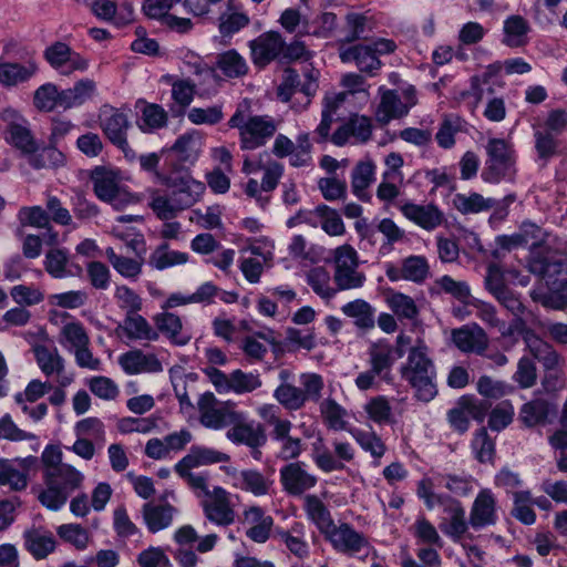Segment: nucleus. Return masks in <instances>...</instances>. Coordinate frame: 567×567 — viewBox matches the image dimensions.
<instances>
[{"label": "nucleus", "instance_id": "f257e3e1", "mask_svg": "<svg viewBox=\"0 0 567 567\" xmlns=\"http://www.w3.org/2000/svg\"><path fill=\"white\" fill-rule=\"evenodd\" d=\"M250 101L243 100L234 115L228 121L231 128L239 131L240 147L243 150H256L264 146L276 131L277 123L269 115H251Z\"/></svg>", "mask_w": 567, "mask_h": 567}, {"label": "nucleus", "instance_id": "f03ea898", "mask_svg": "<svg viewBox=\"0 0 567 567\" xmlns=\"http://www.w3.org/2000/svg\"><path fill=\"white\" fill-rule=\"evenodd\" d=\"M400 373L415 392L417 400L430 402L437 394L434 379L435 367L427 353V347L423 343L410 349L406 362L401 365Z\"/></svg>", "mask_w": 567, "mask_h": 567}, {"label": "nucleus", "instance_id": "7ed1b4c3", "mask_svg": "<svg viewBox=\"0 0 567 567\" xmlns=\"http://www.w3.org/2000/svg\"><path fill=\"white\" fill-rule=\"evenodd\" d=\"M282 383L274 392L275 399L287 410H301L308 401L319 402L324 388L323 379L317 373H302L299 378L300 386L286 382L289 377L287 370L279 374Z\"/></svg>", "mask_w": 567, "mask_h": 567}, {"label": "nucleus", "instance_id": "20e7f679", "mask_svg": "<svg viewBox=\"0 0 567 567\" xmlns=\"http://www.w3.org/2000/svg\"><path fill=\"white\" fill-rule=\"evenodd\" d=\"M45 489L39 494L40 503L51 511L60 509L71 493L79 489L84 475L70 464L43 474Z\"/></svg>", "mask_w": 567, "mask_h": 567}, {"label": "nucleus", "instance_id": "39448f33", "mask_svg": "<svg viewBox=\"0 0 567 567\" xmlns=\"http://www.w3.org/2000/svg\"><path fill=\"white\" fill-rule=\"evenodd\" d=\"M99 124L106 138L123 152L126 159L132 162L137 158L127 141L131 122L123 109L103 104L99 112Z\"/></svg>", "mask_w": 567, "mask_h": 567}, {"label": "nucleus", "instance_id": "423d86ee", "mask_svg": "<svg viewBox=\"0 0 567 567\" xmlns=\"http://www.w3.org/2000/svg\"><path fill=\"white\" fill-rule=\"evenodd\" d=\"M487 158L482 178L487 183H499L515 174L514 151L503 138H491L486 146Z\"/></svg>", "mask_w": 567, "mask_h": 567}, {"label": "nucleus", "instance_id": "0eeeda50", "mask_svg": "<svg viewBox=\"0 0 567 567\" xmlns=\"http://www.w3.org/2000/svg\"><path fill=\"white\" fill-rule=\"evenodd\" d=\"M306 80L300 81V76L296 70L287 68L282 72L281 83L277 89V96L282 102H289L293 95L302 94L301 101L298 106L293 104L297 111L305 110L311 102V97L318 90L317 78L312 73H307Z\"/></svg>", "mask_w": 567, "mask_h": 567}, {"label": "nucleus", "instance_id": "6e6552de", "mask_svg": "<svg viewBox=\"0 0 567 567\" xmlns=\"http://www.w3.org/2000/svg\"><path fill=\"white\" fill-rule=\"evenodd\" d=\"M532 346L533 358L542 363L545 374L542 385L546 392H556L565 386L563 372L564 359L550 343Z\"/></svg>", "mask_w": 567, "mask_h": 567}, {"label": "nucleus", "instance_id": "1a4fd4ad", "mask_svg": "<svg viewBox=\"0 0 567 567\" xmlns=\"http://www.w3.org/2000/svg\"><path fill=\"white\" fill-rule=\"evenodd\" d=\"M39 468L35 456L17 457L0 461V486H8L13 492H21L29 484V476Z\"/></svg>", "mask_w": 567, "mask_h": 567}, {"label": "nucleus", "instance_id": "9d476101", "mask_svg": "<svg viewBox=\"0 0 567 567\" xmlns=\"http://www.w3.org/2000/svg\"><path fill=\"white\" fill-rule=\"evenodd\" d=\"M43 56L51 68L63 75H70L73 72H85L90 65L85 56L62 41H55L47 47Z\"/></svg>", "mask_w": 567, "mask_h": 567}, {"label": "nucleus", "instance_id": "9b49d317", "mask_svg": "<svg viewBox=\"0 0 567 567\" xmlns=\"http://www.w3.org/2000/svg\"><path fill=\"white\" fill-rule=\"evenodd\" d=\"M164 184L172 188V195L182 210L190 208L199 202L206 187L188 173L175 174L164 178Z\"/></svg>", "mask_w": 567, "mask_h": 567}, {"label": "nucleus", "instance_id": "f8f14e48", "mask_svg": "<svg viewBox=\"0 0 567 567\" xmlns=\"http://www.w3.org/2000/svg\"><path fill=\"white\" fill-rule=\"evenodd\" d=\"M4 120L7 121L6 141L23 154L35 153L38 151V143L31 132L28 120L12 110L4 112Z\"/></svg>", "mask_w": 567, "mask_h": 567}, {"label": "nucleus", "instance_id": "ddd939ff", "mask_svg": "<svg viewBox=\"0 0 567 567\" xmlns=\"http://www.w3.org/2000/svg\"><path fill=\"white\" fill-rule=\"evenodd\" d=\"M250 56L256 66L265 68L272 61H280L284 37L278 31H266L248 42Z\"/></svg>", "mask_w": 567, "mask_h": 567}, {"label": "nucleus", "instance_id": "4468645a", "mask_svg": "<svg viewBox=\"0 0 567 567\" xmlns=\"http://www.w3.org/2000/svg\"><path fill=\"white\" fill-rule=\"evenodd\" d=\"M226 436L235 444H244L248 447H261L267 441V435L262 424L248 420L243 412H237L234 422Z\"/></svg>", "mask_w": 567, "mask_h": 567}, {"label": "nucleus", "instance_id": "2eb2a0df", "mask_svg": "<svg viewBox=\"0 0 567 567\" xmlns=\"http://www.w3.org/2000/svg\"><path fill=\"white\" fill-rule=\"evenodd\" d=\"M430 265L426 257L411 255L401 260L400 266L388 265L385 275L390 281L408 280L423 284L430 277Z\"/></svg>", "mask_w": 567, "mask_h": 567}, {"label": "nucleus", "instance_id": "dca6fc26", "mask_svg": "<svg viewBox=\"0 0 567 567\" xmlns=\"http://www.w3.org/2000/svg\"><path fill=\"white\" fill-rule=\"evenodd\" d=\"M405 102L393 90H384L381 94V101L375 112L377 121L385 125L393 118L405 116L410 109L415 105L416 99L412 89L405 91Z\"/></svg>", "mask_w": 567, "mask_h": 567}, {"label": "nucleus", "instance_id": "f3484780", "mask_svg": "<svg viewBox=\"0 0 567 567\" xmlns=\"http://www.w3.org/2000/svg\"><path fill=\"white\" fill-rule=\"evenodd\" d=\"M332 454L327 447L315 445L313 461L315 464L323 472L342 471L344 462L349 463L354 460V449L349 442L334 440L332 442Z\"/></svg>", "mask_w": 567, "mask_h": 567}, {"label": "nucleus", "instance_id": "a211bd4d", "mask_svg": "<svg viewBox=\"0 0 567 567\" xmlns=\"http://www.w3.org/2000/svg\"><path fill=\"white\" fill-rule=\"evenodd\" d=\"M324 538L330 542L337 551L349 556L357 555L369 547V540L365 536L348 523L334 525Z\"/></svg>", "mask_w": 567, "mask_h": 567}, {"label": "nucleus", "instance_id": "6ab92c4d", "mask_svg": "<svg viewBox=\"0 0 567 567\" xmlns=\"http://www.w3.org/2000/svg\"><path fill=\"white\" fill-rule=\"evenodd\" d=\"M451 338L454 346L464 353L483 355L488 348V336L477 323L453 329Z\"/></svg>", "mask_w": 567, "mask_h": 567}, {"label": "nucleus", "instance_id": "aec40b11", "mask_svg": "<svg viewBox=\"0 0 567 567\" xmlns=\"http://www.w3.org/2000/svg\"><path fill=\"white\" fill-rule=\"evenodd\" d=\"M216 398L214 393L206 392L198 400L199 421L209 429L219 430L230 426L238 411L228 406L216 408Z\"/></svg>", "mask_w": 567, "mask_h": 567}, {"label": "nucleus", "instance_id": "412c9836", "mask_svg": "<svg viewBox=\"0 0 567 567\" xmlns=\"http://www.w3.org/2000/svg\"><path fill=\"white\" fill-rule=\"evenodd\" d=\"M91 178L94 193L101 200L112 204L115 208L122 206L126 195L122 192L114 172L104 167H96L92 172Z\"/></svg>", "mask_w": 567, "mask_h": 567}, {"label": "nucleus", "instance_id": "4be33fe9", "mask_svg": "<svg viewBox=\"0 0 567 567\" xmlns=\"http://www.w3.org/2000/svg\"><path fill=\"white\" fill-rule=\"evenodd\" d=\"M270 421L274 426L271 437L280 443L278 457L284 461L298 458L302 453V442L299 437L290 435L292 423L289 420L279 419L277 415H272Z\"/></svg>", "mask_w": 567, "mask_h": 567}, {"label": "nucleus", "instance_id": "5701e85b", "mask_svg": "<svg viewBox=\"0 0 567 567\" xmlns=\"http://www.w3.org/2000/svg\"><path fill=\"white\" fill-rule=\"evenodd\" d=\"M280 482L290 495H301L317 484V477L310 474L303 463L293 462L280 470Z\"/></svg>", "mask_w": 567, "mask_h": 567}, {"label": "nucleus", "instance_id": "b1692460", "mask_svg": "<svg viewBox=\"0 0 567 567\" xmlns=\"http://www.w3.org/2000/svg\"><path fill=\"white\" fill-rule=\"evenodd\" d=\"M528 268L530 272L546 280L547 286L553 285L551 278L558 276L564 270V264L560 258L544 247H535L529 257Z\"/></svg>", "mask_w": 567, "mask_h": 567}, {"label": "nucleus", "instance_id": "393cba45", "mask_svg": "<svg viewBox=\"0 0 567 567\" xmlns=\"http://www.w3.org/2000/svg\"><path fill=\"white\" fill-rule=\"evenodd\" d=\"M118 364L128 375L141 373H159L162 362L154 353H144L140 349L131 350L118 357Z\"/></svg>", "mask_w": 567, "mask_h": 567}, {"label": "nucleus", "instance_id": "a878e982", "mask_svg": "<svg viewBox=\"0 0 567 567\" xmlns=\"http://www.w3.org/2000/svg\"><path fill=\"white\" fill-rule=\"evenodd\" d=\"M496 523V499L491 489H482L475 497L471 513L470 525L474 529L494 525Z\"/></svg>", "mask_w": 567, "mask_h": 567}, {"label": "nucleus", "instance_id": "bb28decb", "mask_svg": "<svg viewBox=\"0 0 567 567\" xmlns=\"http://www.w3.org/2000/svg\"><path fill=\"white\" fill-rule=\"evenodd\" d=\"M244 523L249 527L246 536L258 544L266 543L271 535L274 518L266 515L265 511L259 506H250L244 512Z\"/></svg>", "mask_w": 567, "mask_h": 567}, {"label": "nucleus", "instance_id": "cd10ccee", "mask_svg": "<svg viewBox=\"0 0 567 567\" xmlns=\"http://www.w3.org/2000/svg\"><path fill=\"white\" fill-rule=\"evenodd\" d=\"M402 214L422 227L425 230H433L439 227L443 220V213L434 205H416L413 203H406L401 206Z\"/></svg>", "mask_w": 567, "mask_h": 567}, {"label": "nucleus", "instance_id": "c85d7f7f", "mask_svg": "<svg viewBox=\"0 0 567 567\" xmlns=\"http://www.w3.org/2000/svg\"><path fill=\"white\" fill-rule=\"evenodd\" d=\"M153 320L155 330L163 333L173 344L185 346L190 341L192 337L183 329L182 320L177 315L164 310L155 315Z\"/></svg>", "mask_w": 567, "mask_h": 567}, {"label": "nucleus", "instance_id": "c756f323", "mask_svg": "<svg viewBox=\"0 0 567 567\" xmlns=\"http://www.w3.org/2000/svg\"><path fill=\"white\" fill-rule=\"evenodd\" d=\"M25 549L35 559L47 558L56 546L53 534L42 527H32L23 533Z\"/></svg>", "mask_w": 567, "mask_h": 567}, {"label": "nucleus", "instance_id": "7c9ffc66", "mask_svg": "<svg viewBox=\"0 0 567 567\" xmlns=\"http://www.w3.org/2000/svg\"><path fill=\"white\" fill-rule=\"evenodd\" d=\"M135 109L140 111L136 124L142 132L151 133L167 125V112L159 104L140 99L136 101Z\"/></svg>", "mask_w": 567, "mask_h": 567}, {"label": "nucleus", "instance_id": "2f4dec72", "mask_svg": "<svg viewBox=\"0 0 567 567\" xmlns=\"http://www.w3.org/2000/svg\"><path fill=\"white\" fill-rule=\"evenodd\" d=\"M339 55L342 62H355L360 71L373 74L381 66L380 60L377 58L371 45H352L349 48H340Z\"/></svg>", "mask_w": 567, "mask_h": 567}, {"label": "nucleus", "instance_id": "473e14b6", "mask_svg": "<svg viewBox=\"0 0 567 567\" xmlns=\"http://www.w3.org/2000/svg\"><path fill=\"white\" fill-rule=\"evenodd\" d=\"M97 94L96 82L89 78L76 81L72 87L62 90L61 107L70 110L79 107Z\"/></svg>", "mask_w": 567, "mask_h": 567}, {"label": "nucleus", "instance_id": "72a5a7b5", "mask_svg": "<svg viewBox=\"0 0 567 567\" xmlns=\"http://www.w3.org/2000/svg\"><path fill=\"white\" fill-rule=\"evenodd\" d=\"M369 364L373 372H377L383 380H390L391 369L395 362L393 347L386 341H378L370 346Z\"/></svg>", "mask_w": 567, "mask_h": 567}, {"label": "nucleus", "instance_id": "f704fd0d", "mask_svg": "<svg viewBox=\"0 0 567 567\" xmlns=\"http://www.w3.org/2000/svg\"><path fill=\"white\" fill-rule=\"evenodd\" d=\"M375 181V164L372 159L359 161L351 172L352 193L363 202L370 200L367 189Z\"/></svg>", "mask_w": 567, "mask_h": 567}, {"label": "nucleus", "instance_id": "c9c22d12", "mask_svg": "<svg viewBox=\"0 0 567 567\" xmlns=\"http://www.w3.org/2000/svg\"><path fill=\"white\" fill-rule=\"evenodd\" d=\"M342 313L353 320V324L362 331L375 327V308L364 299H354L341 307Z\"/></svg>", "mask_w": 567, "mask_h": 567}, {"label": "nucleus", "instance_id": "e433bc0d", "mask_svg": "<svg viewBox=\"0 0 567 567\" xmlns=\"http://www.w3.org/2000/svg\"><path fill=\"white\" fill-rule=\"evenodd\" d=\"M121 328L131 340L156 341L158 339V332L138 312L126 315Z\"/></svg>", "mask_w": 567, "mask_h": 567}, {"label": "nucleus", "instance_id": "4c0bfd02", "mask_svg": "<svg viewBox=\"0 0 567 567\" xmlns=\"http://www.w3.org/2000/svg\"><path fill=\"white\" fill-rule=\"evenodd\" d=\"M305 511L309 519L317 526L323 536H326L336 525L328 507L316 495H307L305 497Z\"/></svg>", "mask_w": 567, "mask_h": 567}, {"label": "nucleus", "instance_id": "58836bf2", "mask_svg": "<svg viewBox=\"0 0 567 567\" xmlns=\"http://www.w3.org/2000/svg\"><path fill=\"white\" fill-rule=\"evenodd\" d=\"M319 411L324 425L329 430H348V411L339 404L333 398H326L319 401Z\"/></svg>", "mask_w": 567, "mask_h": 567}, {"label": "nucleus", "instance_id": "ea45409f", "mask_svg": "<svg viewBox=\"0 0 567 567\" xmlns=\"http://www.w3.org/2000/svg\"><path fill=\"white\" fill-rule=\"evenodd\" d=\"M175 508L168 504L154 505L146 503L143 506L142 514L144 522L151 533H157L172 524Z\"/></svg>", "mask_w": 567, "mask_h": 567}, {"label": "nucleus", "instance_id": "a19ab883", "mask_svg": "<svg viewBox=\"0 0 567 567\" xmlns=\"http://www.w3.org/2000/svg\"><path fill=\"white\" fill-rule=\"evenodd\" d=\"M229 456L219 451L194 445L189 450V453L185 455L178 463L179 467H199L204 465H210L216 463L227 462Z\"/></svg>", "mask_w": 567, "mask_h": 567}, {"label": "nucleus", "instance_id": "79ce46f5", "mask_svg": "<svg viewBox=\"0 0 567 567\" xmlns=\"http://www.w3.org/2000/svg\"><path fill=\"white\" fill-rule=\"evenodd\" d=\"M216 68L229 79L243 78L249 71L247 61L235 49L219 53L216 58Z\"/></svg>", "mask_w": 567, "mask_h": 567}, {"label": "nucleus", "instance_id": "37998d69", "mask_svg": "<svg viewBox=\"0 0 567 567\" xmlns=\"http://www.w3.org/2000/svg\"><path fill=\"white\" fill-rule=\"evenodd\" d=\"M306 281L312 291L326 301H330L338 293L337 286L331 285V276L324 267H315L306 275Z\"/></svg>", "mask_w": 567, "mask_h": 567}, {"label": "nucleus", "instance_id": "c03bdc74", "mask_svg": "<svg viewBox=\"0 0 567 567\" xmlns=\"http://www.w3.org/2000/svg\"><path fill=\"white\" fill-rule=\"evenodd\" d=\"M34 357L40 370L47 375L61 374L64 371V359L56 348H48L43 344L33 347Z\"/></svg>", "mask_w": 567, "mask_h": 567}, {"label": "nucleus", "instance_id": "a18cd8bd", "mask_svg": "<svg viewBox=\"0 0 567 567\" xmlns=\"http://www.w3.org/2000/svg\"><path fill=\"white\" fill-rule=\"evenodd\" d=\"M530 27L522 16H511L504 21L503 43L511 48H519L527 42Z\"/></svg>", "mask_w": 567, "mask_h": 567}, {"label": "nucleus", "instance_id": "49530a36", "mask_svg": "<svg viewBox=\"0 0 567 567\" xmlns=\"http://www.w3.org/2000/svg\"><path fill=\"white\" fill-rule=\"evenodd\" d=\"M38 71V65L34 62L20 63H0V82L4 85H17L21 82L28 81Z\"/></svg>", "mask_w": 567, "mask_h": 567}, {"label": "nucleus", "instance_id": "de8ad7c7", "mask_svg": "<svg viewBox=\"0 0 567 567\" xmlns=\"http://www.w3.org/2000/svg\"><path fill=\"white\" fill-rule=\"evenodd\" d=\"M148 206L161 220H172L183 212L182 208L174 200L173 195H166L158 189L150 190Z\"/></svg>", "mask_w": 567, "mask_h": 567}, {"label": "nucleus", "instance_id": "09e8293b", "mask_svg": "<svg viewBox=\"0 0 567 567\" xmlns=\"http://www.w3.org/2000/svg\"><path fill=\"white\" fill-rule=\"evenodd\" d=\"M496 202L493 198H485L478 193L456 194L453 198L454 207L462 214H478L487 212L495 206Z\"/></svg>", "mask_w": 567, "mask_h": 567}, {"label": "nucleus", "instance_id": "8fccbe9b", "mask_svg": "<svg viewBox=\"0 0 567 567\" xmlns=\"http://www.w3.org/2000/svg\"><path fill=\"white\" fill-rule=\"evenodd\" d=\"M200 145L199 136L184 134L176 140L169 152L176 155L178 162L193 164L198 157Z\"/></svg>", "mask_w": 567, "mask_h": 567}, {"label": "nucleus", "instance_id": "3c124183", "mask_svg": "<svg viewBox=\"0 0 567 567\" xmlns=\"http://www.w3.org/2000/svg\"><path fill=\"white\" fill-rule=\"evenodd\" d=\"M187 260L188 255L186 252L169 250L167 244H162L150 255L148 264L157 270H164L173 266L184 265Z\"/></svg>", "mask_w": 567, "mask_h": 567}, {"label": "nucleus", "instance_id": "603ef678", "mask_svg": "<svg viewBox=\"0 0 567 567\" xmlns=\"http://www.w3.org/2000/svg\"><path fill=\"white\" fill-rule=\"evenodd\" d=\"M59 342L69 351L73 352L81 347L90 344L89 334L80 322H68L60 331Z\"/></svg>", "mask_w": 567, "mask_h": 567}, {"label": "nucleus", "instance_id": "864d4df0", "mask_svg": "<svg viewBox=\"0 0 567 567\" xmlns=\"http://www.w3.org/2000/svg\"><path fill=\"white\" fill-rule=\"evenodd\" d=\"M553 285H557L556 290L547 292L532 291L530 297L534 301L542 303L546 308L561 310L567 307V280H555Z\"/></svg>", "mask_w": 567, "mask_h": 567}, {"label": "nucleus", "instance_id": "5fc2aeb1", "mask_svg": "<svg viewBox=\"0 0 567 567\" xmlns=\"http://www.w3.org/2000/svg\"><path fill=\"white\" fill-rule=\"evenodd\" d=\"M105 256L114 270L124 278L136 280L142 274V261L117 255L112 247L106 248Z\"/></svg>", "mask_w": 567, "mask_h": 567}, {"label": "nucleus", "instance_id": "6e6d98bb", "mask_svg": "<svg viewBox=\"0 0 567 567\" xmlns=\"http://www.w3.org/2000/svg\"><path fill=\"white\" fill-rule=\"evenodd\" d=\"M233 0H228V10L218 18V30L223 37H231L250 23V18L243 11H231Z\"/></svg>", "mask_w": 567, "mask_h": 567}, {"label": "nucleus", "instance_id": "4d7b16f0", "mask_svg": "<svg viewBox=\"0 0 567 567\" xmlns=\"http://www.w3.org/2000/svg\"><path fill=\"white\" fill-rule=\"evenodd\" d=\"M450 515L449 524H441V529L454 540H460L467 532L468 524L465 518V511L462 504L456 501L445 511Z\"/></svg>", "mask_w": 567, "mask_h": 567}, {"label": "nucleus", "instance_id": "13d9d810", "mask_svg": "<svg viewBox=\"0 0 567 567\" xmlns=\"http://www.w3.org/2000/svg\"><path fill=\"white\" fill-rule=\"evenodd\" d=\"M433 487L434 483L432 478L429 477L422 478L417 484L416 494L424 501L427 509H433L435 506H442L445 512L457 501L445 494L435 493Z\"/></svg>", "mask_w": 567, "mask_h": 567}, {"label": "nucleus", "instance_id": "bf43d9fd", "mask_svg": "<svg viewBox=\"0 0 567 567\" xmlns=\"http://www.w3.org/2000/svg\"><path fill=\"white\" fill-rule=\"evenodd\" d=\"M434 287L439 292L450 295L464 305H468L471 301V289L466 281L455 280L451 276L444 275L434 281Z\"/></svg>", "mask_w": 567, "mask_h": 567}, {"label": "nucleus", "instance_id": "052dcab7", "mask_svg": "<svg viewBox=\"0 0 567 567\" xmlns=\"http://www.w3.org/2000/svg\"><path fill=\"white\" fill-rule=\"evenodd\" d=\"M62 90L53 83H45L39 86L33 95L34 106L42 112H51L56 106L61 107Z\"/></svg>", "mask_w": 567, "mask_h": 567}, {"label": "nucleus", "instance_id": "680f3d73", "mask_svg": "<svg viewBox=\"0 0 567 567\" xmlns=\"http://www.w3.org/2000/svg\"><path fill=\"white\" fill-rule=\"evenodd\" d=\"M69 257L64 249L53 248L45 255L44 268L53 278H65L72 275L69 270Z\"/></svg>", "mask_w": 567, "mask_h": 567}, {"label": "nucleus", "instance_id": "e2e57ef3", "mask_svg": "<svg viewBox=\"0 0 567 567\" xmlns=\"http://www.w3.org/2000/svg\"><path fill=\"white\" fill-rule=\"evenodd\" d=\"M315 214L321 218V228L329 236H342L346 233V226L336 209L327 205H318Z\"/></svg>", "mask_w": 567, "mask_h": 567}, {"label": "nucleus", "instance_id": "0e129e2a", "mask_svg": "<svg viewBox=\"0 0 567 567\" xmlns=\"http://www.w3.org/2000/svg\"><path fill=\"white\" fill-rule=\"evenodd\" d=\"M332 279L339 292L361 288L364 285L367 277L358 268H350L334 269Z\"/></svg>", "mask_w": 567, "mask_h": 567}, {"label": "nucleus", "instance_id": "69168bd1", "mask_svg": "<svg viewBox=\"0 0 567 567\" xmlns=\"http://www.w3.org/2000/svg\"><path fill=\"white\" fill-rule=\"evenodd\" d=\"M262 384L258 373L235 370L230 373V391L243 394L252 392Z\"/></svg>", "mask_w": 567, "mask_h": 567}, {"label": "nucleus", "instance_id": "338daca9", "mask_svg": "<svg viewBox=\"0 0 567 567\" xmlns=\"http://www.w3.org/2000/svg\"><path fill=\"white\" fill-rule=\"evenodd\" d=\"M351 435L362 450L369 452L374 458H381L385 453V445L374 432H365L358 429L350 430Z\"/></svg>", "mask_w": 567, "mask_h": 567}, {"label": "nucleus", "instance_id": "774afa93", "mask_svg": "<svg viewBox=\"0 0 567 567\" xmlns=\"http://www.w3.org/2000/svg\"><path fill=\"white\" fill-rule=\"evenodd\" d=\"M513 380L520 389H529L536 384L537 368L532 358L524 355L518 360Z\"/></svg>", "mask_w": 567, "mask_h": 567}]
</instances>
